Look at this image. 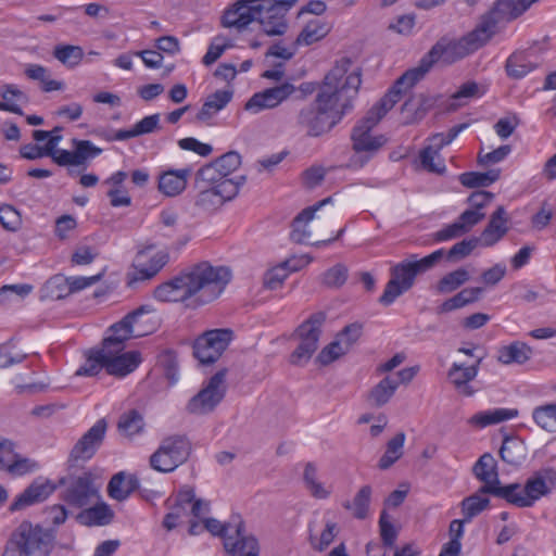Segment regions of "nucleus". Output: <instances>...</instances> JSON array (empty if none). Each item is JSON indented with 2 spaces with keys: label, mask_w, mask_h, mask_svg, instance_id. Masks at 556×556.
Wrapping results in <instances>:
<instances>
[{
  "label": "nucleus",
  "mask_w": 556,
  "mask_h": 556,
  "mask_svg": "<svg viewBox=\"0 0 556 556\" xmlns=\"http://www.w3.org/2000/svg\"><path fill=\"white\" fill-rule=\"evenodd\" d=\"M351 60L343 58L325 76L313 102L302 106L295 126L307 137H321L332 130L352 109L362 84L359 72L348 75Z\"/></svg>",
  "instance_id": "1"
},
{
  "label": "nucleus",
  "mask_w": 556,
  "mask_h": 556,
  "mask_svg": "<svg viewBox=\"0 0 556 556\" xmlns=\"http://www.w3.org/2000/svg\"><path fill=\"white\" fill-rule=\"evenodd\" d=\"M526 11L522 0H497L468 34L459 39L441 37L422 56L425 64L432 67L440 60L446 64L463 60L485 46L500 31L501 24L518 18Z\"/></svg>",
  "instance_id": "2"
},
{
  "label": "nucleus",
  "mask_w": 556,
  "mask_h": 556,
  "mask_svg": "<svg viewBox=\"0 0 556 556\" xmlns=\"http://www.w3.org/2000/svg\"><path fill=\"white\" fill-rule=\"evenodd\" d=\"M231 277L229 268L201 262L157 286L154 298L162 302H185L188 307L206 305L220 296Z\"/></svg>",
  "instance_id": "3"
},
{
  "label": "nucleus",
  "mask_w": 556,
  "mask_h": 556,
  "mask_svg": "<svg viewBox=\"0 0 556 556\" xmlns=\"http://www.w3.org/2000/svg\"><path fill=\"white\" fill-rule=\"evenodd\" d=\"M427 61L421 58L418 66L406 71L399 77L391 89L367 112L352 130V149L356 153H376L387 139L384 136H371V129L401 100L402 94L412 89L430 71Z\"/></svg>",
  "instance_id": "4"
},
{
  "label": "nucleus",
  "mask_w": 556,
  "mask_h": 556,
  "mask_svg": "<svg viewBox=\"0 0 556 556\" xmlns=\"http://www.w3.org/2000/svg\"><path fill=\"white\" fill-rule=\"evenodd\" d=\"M444 250L440 249L431 254L418 258L410 254L407 258L393 265L390 269L391 279L388 281L379 302L388 306L399 296L413 288L418 275L431 270L443 257Z\"/></svg>",
  "instance_id": "5"
},
{
  "label": "nucleus",
  "mask_w": 556,
  "mask_h": 556,
  "mask_svg": "<svg viewBox=\"0 0 556 556\" xmlns=\"http://www.w3.org/2000/svg\"><path fill=\"white\" fill-rule=\"evenodd\" d=\"M53 548L50 530L24 520L10 534L1 556H50Z\"/></svg>",
  "instance_id": "6"
},
{
  "label": "nucleus",
  "mask_w": 556,
  "mask_h": 556,
  "mask_svg": "<svg viewBox=\"0 0 556 556\" xmlns=\"http://www.w3.org/2000/svg\"><path fill=\"white\" fill-rule=\"evenodd\" d=\"M556 486V470L553 468H545L534 472L523 486L518 483L508 484L510 494L503 496L508 503L518 507H531L533 504L543 496H546Z\"/></svg>",
  "instance_id": "7"
},
{
  "label": "nucleus",
  "mask_w": 556,
  "mask_h": 556,
  "mask_svg": "<svg viewBox=\"0 0 556 556\" xmlns=\"http://www.w3.org/2000/svg\"><path fill=\"white\" fill-rule=\"evenodd\" d=\"M190 453L191 443L186 435H169L161 441L157 450L150 456V465L156 471L172 472L188 460Z\"/></svg>",
  "instance_id": "8"
},
{
  "label": "nucleus",
  "mask_w": 556,
  "mask_h": 556,
  "mask_svg": "<svg viewBox=\"0 0 556 556\" xmlns=\"http://www.w3.org/2000/svg\"><path fill=\"white\" fill-rule=\"evenodd\" d=\"M226 369L215 372L186 405V412L194 416H205L215 410L227 392Z\"/></svg>",
  "instance_id": "9"
},
{
  "label": "nucleus",
  "mask_w": 556,
  "mask_h": 556,
  "mask_svg": "<svg viewBox=\"0 0 556 556\" xmlns=\"http://www.w3.org/2000/svg\"><path fill=\"white\" fill-rule=\"evenodd\" d=\"M326 321V313L312 314L295 330L294 337L300 343L290 355V363L295 366L305 365L318 349L321 327Z\"/></svg>",
  "instance_id": "10"
},
{
  "label": "nucleus",
  "mask_w": 556,
  "mask_h": 556,
  "mask_svg": "<svg viewBox=\"0 0 556 556\" xmlns=\"http://www.w3.org/2000/svg\"><path fill=\"white\" fill-rule=\"evenodd\" d=\"M149 311L146 306H141L136 311L127 314L122 320L112 325L109 329L111 334L105 337L102 341V348L113 349L114 352L125 350V342L131 338H139L147 333L149 330L143 329L141 326L144 323L143 317Z\"/></svg>",
  "instance_id": "11"
},
{
  "label": "nucleus",
  "mask_w": 556,
  "mask_h": 556,
  "mask_svg": "<svg viewBox=\"0 0 556 556\" xmlns=\"http://www.w3.org/2000/svg\"><path fill=\"white\" fill-rule=\"evenodd\" d=\"M65 485L62 500L70 506L81 508L100 498L99 485L96 484L91 472L78 477H68L60 481Z\"/></svg>",
  "instance_id": "12"
},
{
  "label": "nucleus",
  "mask_w": 556,
  "mask_h": 556,
  "mask_svg": "<svg viewBox=\"0 0 556 556\" xmlns=\"http://www.w3.org/2000/svg\"><path fill=\"white\" fill-rule=\"evenodd\" d=\"M244 181L245 176H240V181H222L216 187H207L202 184L195 186L199 192L194 205L203 212L212 213L223 206L225 202L232 200Z\"/></svg>",
  "instance_id": "13"
},
{
  "label": "nucleus",
  "mask_w": 556,
  "mask_h": 556,
  "mask_svg": "<svg viewBox=\"0 0 556 556\" xmlns=\"http://www.w3.org/2000/svg\"><path fill=\"white\" fill-rule=\"evenodd\" d=\"M232 340L230 329H213L198 337L193 344V355L201 364L215 363Z\"/></svg>",
  "instance_id": "14"
},
{
  "label": "nucleus",
  "mask_w": 556,
  "mask_h": 556,
  "mask_svg": "<svg viewBox=\"0 0 556 556\" xmlns=\"http://www.w3.org/2000/svg\"><path fill=\"white\" fill-rule=\"evenodd\" d=\"M108 424L105 419H99L79 440L74 444L68 456V464L75 466L78 462L91 459L102 445Z\"/></svg>",
  "instance_id": "15"
},
{
  "label": "nucleus",
  "mask_w": 556,
  "mask_h": 556,
  "mask_svg": "<svg viewBox=\"0 0 556 556\" xmlns=\"http://www.w3.org/2000/svg\"><path fill=\"white\" fill-rule=\"evenodd\" d=\"M262 0H237L228 8L220 20L222 26L241 34L249 29L253 23V14L260 12V8L264 4Z\"/></svg>",
  "instance_id": "16"
},
{
  "label": "nucleus",
  "mask_w": 556,
  "mask_h": 556,
  "mask_svg": "<svg viewBox=\"0 0 556 556\" xmlns=\"http://www.w3.org/2000/svg\"><path fill=\"white\" fill-rule=\"evenodd\" d=\"M472 472L478 480L483 482V485L480 488V493H489L501 498L510 494L511 488L500 485L496 460L490 453L483 454L477 460L473 465Z\"/></svg>",
  "instance_id": "17"
},
{
  "label": "nucleus",
  "mask_w": 556,
  "mask_h": 556,
  "mask_svg": "<svg viewBox=\"0 0 556 556\" xmlns=\"http://www.w3.org/2000/svg\"><path fill=\"white\" fill-rule=\"evenodd\" d=\"M104 369L109 375L124 377L134 371L140 364V353L136 351L124 352L117 349L103 348Z\"/></svg>",
  "instance_id": "18"
},
{
  "label": "nucleus",
  "mask_w": 556,
  "mask_h": 556,
  "mask_svg": "<svg viewBox=\"0 0 556 556\" xmlns=\"http://www.w3.org/2000/svg\"><path fill=\"white\" fill-rule=\"evenodd\" d=\"M293 91V85L288 83L266 89L253 94L245 103L244 109L253 113H258L265 109H273L286 100Z\"/></svg>",
  "instance_id": "19"
},
{
  "label": "nucleus",
  "mask_w": 556,
  "mask_h": 556,
  "mask_svg": "<svg viewBox=\"0 0 556 556\" xmlns=\"http://www.w3.org/2000/svg\"><path fill=\"white\" fill-rule=\"evenodd\" d=\"M236 536H225L224 547L232 556H250L254 552L255 556L260 554L257 540L252 535L244 534V523L240 516L235 518Z\"/></svg>",
  "instance_id": "20"
},
{
  "label": "nucleus",
  "mask_w": 556,
  "mask_h": 556,
  "mask_svg": "<svg viewBox=\"0 0 556 556\" xmlns=\"http://www.w3.org/2000/svg\"><path fill=\"white\" fill-rule=\"evenodd\" d=\"M253 15V22H258L267 36H282L288 30L286 14L274 2L267 7H261L260 12Z\"/></svg>",
  "instance_id": "21"
},
{
  "label": "nucleus",
  "mask_w": 556,
  "mask_h": 556,
  "mask_svg": "<svg viewBox=\"0 0 556 556\" xmlns=\"http://www.w3.org/2000/svg\"><path fill=\"white\" fill-rule=\"evenodd\" d=\"M54 489V485L50 481L36 479L16 496L10 506V510L18 511L41 503L53 493Z\"/></svg>",
  "instance_id": "22"
},
{
  "label": "nucleus",
  "mask_w": 556,
  "mask_h": 556,
  "mask_svg": "<svg viewBox=\"0 0 556 556\" xmlns=\"http://www.w3.org/2000/svg\"><path fill=\"white\" fill-rule=\"evenodd\" d=\"M147 251H140L136 256V273L132 281L149 280L153 278L168 262V254L165 252H156L149 258L147 263Z\"/></svg>",
  "instance_id": "23"
},
{
  "label": "nucleus",
  "mask_w": 556,
  "mask_h": 556,
  "mask_svg": "<svg viewBox=\"0 0 556 556\" xmlns=\"http://www.w3.org/2000/svg\"><path fill=\"white\" fill-rule=\"evenodd\" d=\"M294 260H287L279 265L268 269L263 277V286L269 290H276L280 288L283 281L292 271L299 270L302 266L311 263L312 258L309 256L301 257L298 263L293 264Z\"/></svg>",
  "instance_id": "24"
},
{
  "label": "nucleus",
  "mask_w": 556,
  "mask_h": 556,
  "mask_svg": "<svg viewBox=\"0 0 556 556\" xmlns=\"http://www.w3.org/2000/svg\"><path fill=\"white\" fill-rule=\"evenodd\" d=\"M508 218L504 206H498L491 215L490 220L478 238L483 247H492L508 232Z\"/></svg>",
  "instance_id": "25"
},
{
  "label": "nucleus",
  "mask_w": 556,
  "mask_h": 556,
  "mask_svg": "<svg viewBox=\"0 0 556 556\" xmlns=\"http://www.w3.org/2000/svg\"><path fill=\"white\" fill-rule=\"evenodd\" d=\"M482 357H479L476 365L467 367L454 363L450 368L448 379L460 394L470 396L475 393V390L468 383L477 377Z\"/></svg>",
  "instance_id": "26"
},
{
  "label": "nucleus",
  "mask_w": 556,
  "mask_h": 556,
  "mask_svg": "<svg viewBox=\"0 0 556 556\" xmlns=\"http://www.w3.org/2000/svg\"><path fill=\"white\" fill-rule=\"evenodd\" d=\"M532 55L533 48L510 54L505 64L507 75L513 79H520L535 70L538 64L531 60Z\"/></svg>",
  "instance_id": "27"
},
{
  "label": "nucleus",
  "mask_w": 556,
  "mask_h": 556,
  "mask_svg": "<svg viewBox=\"0 0 556 556\" xmlns=\"http://www.w3.org/2000/svg\"><path fill=\"white\" fill-rule=\"evenodd\" d=\"M102 278V274H98L90 277H67L62 278L55 276L49 280V286L52 288L55 287L60 289V292L56 294L58 299H62L63 296L78 292L80 290L86 289L98 282Z\"/></svg>",
  "instance_id": "28"
},
{
  "label": "nucleus",
  "mask_w": 556,
  "mask_h": 556,
  "mask_svg": "<svg viewBox=\"0 0 556 556\" xmlns=\"http://www.w3.org/2000/svg\"><path fill=\"white\" fill-rule=\"evenodd\" d=\"M190 173L189 168L172 169L163 173L159 179V190L168 197L179 194L185 190Z\"/></svg>",
  "instance_id": "29"
},
{
  "label": "nucleus",
  "mask_w": 556,
  "mask_h": 556,
  "mask_svg": "<svg viewBox=\"0 0 556 556\" xmlns=\"http://www.w3.org/2000/svg\"><path fill=\"white\" fill-rule=\"evenodd\" d=\"M434 103L435 100L433 98L424 93L410 97L402 105L405 123L412 124L421 119Z\"/></svg>",
  "instance_id": "30"
},
{
  "label": "nucleus",
  "mask_w": 556,
  "mask_h": 556,
  "mask_svg": "<svg viewBox=\"0 0 556 556\" xmlns=\"http://www.w3.org/2000/svg\"><path fill=\"white\" fill-rule=\"evenodd\" d=\"M532 349L525 342L515 341L508 345L501 346L497 351V361L503 365H522L530 359Z\"/></svg>",
  "instance_id": "31"
},
{
  "label": "nucleus",
  "mask_w": 556,
  "mask_h": 556,
  "mask_svg": "<svg viewBox=\"0 0 556 556\" xmlns=\"http://www.w3.org/2000/svg\"><path fill=\"white\" fill-rule=\"evenodd\" d=\"M114 511L105 503L96 504L92 507L81 510L76 519L77 521L87 527L92 526H106L112 522Z\"/></svg>",
  "instance_id": "32"
},
{
  "label": "nucleus",
  "mask_w": 556,
  "mask_h": 556,
  "mask_svg": "<svg viewBox=\"0 0 556 556\" xmlns=\"http://www.w3.org/2000/svg\"><path fill=\"white\" fill-rule=\"evenodd\" d=\"M482 292H483V289L480 287L463 289L457 294L445 300L440 306H438L437 313L444 314V313H448V312L465 307L466 305L478 301L480 299Z\"/></svg>",
  "instance_id": "33"
},
{
  "label": "nucleus",
  "mask_w": 556,
  "mask_h": 556,
  "mask_svg": "<svg viewBox=\"0 0 556 556\" xmlns=\"http://www.w3.org/2000/svg\"><path fill=\"white\" fill-rule=\"evenodd\" d=\"M397 388L399 381L387 376L368 392L367 401L371 406L381 407L391 400Z\"/></svg>",
  "instance_id": "34"
},
{
  "label": "nucleus",
  "mask_w": 556,
  "mask_h": 556,
  "mask_svg": "<svg viewBox=\"0 0 556 556\" xmlns=\"http://www.w3.org/2000/svg\"><path fill=\"white\" fill-rule=\"evenodd\" d=\"M232 92L229 90H217L207 97L201 110L197 114V119L206 122L217 112L223 110L231 100Z\"/></svg>",
  "instance_id": "35"
},
{
  "label": "nucleus",
  "mask_w": 556,
  "mask_h": 556,
  "mask_svg": "<svg viewBox=\"0 0 556 556\" xmlns=\"http://www.w3.org/2000/svg\"><path fill=\"white\" fill-rule=\"evenodd\" d=\"M372 488L368 484L363 485L355 494L353 501H345L342 506L346 510H351L354 518L363 520L369 515Z\"/></svg>",
  "instance_id": "36"
},
{
  "label": "nucleus",
  "mask_w": 556,
  "mask_h": 556,
  "mask_svg": "<svg viewBox=\"0 0 556 556\" xmlns=\"http://www.w3.org/2000/svg\"><path fill=\"white\" fill-rule=\"evenodd\" d=\"M9 459L7 465V472L12 476H24L38 469V463L31 458L22 456L15 452V444L11 443V448L7 450Z\"/></svg>",
  "instance_id": "37"
},
{
  "label": "nucleus",
  "mask_w": 556,
  "mask_h": 556,
  "mask_svg": "<svg viewBox=\"0 0 556 556\" xmlns=\"http://www.w3.org/2000/svg\"><path fill=\"white\" fill-rule=\"evenodd\" d=\"M517 415V409L497 408L494 410L477 413L470 418L469 421L475 426L483 428L490 425H495L505 420L513 419Z\"/></svg>",
  "instance_id": "38"
},
{
  "label": "nucleus",
  "mask_w": 556,
  "mask_h": 556,
  "mask_svg": "<svg viewBox=\"0 0 556 556\" xmlns=\"http://www.w3.org/2000/svg\"><path fill=\"white\" fill-rule=\"evenodd\" d=\"M501 176L500 168H492L485 173L467 172L459 176V181L467 188L489 187L497 181Z\"/></svg>",
  "instance_id": "39"
},
{
  "label": "nucleus",
  "mask_w": 556,
  "mask_h": 556,
  "mask_svg": "<svg viewBox=\"0 0 556 556\" xmlns=\"http://www.w3.org/2000/svg\"><path fill=\"white\" fill-rule=\"evenodd\" d=\"M405 438L406 437L404 432H399L388 441L386 452L378 463V467L381 470L389 469L396 460L402 457Z\"/></svg>",
  "instance_id": "40"
},
{
  "label": "nucleus",
  "mask_w": 556,
  "mask_h": 556,
  "mask_svg": "<svg viewBox=\"0 0 556 556\" xmlns=\"http://www.w3.org/2000/svg\"><path fill=\"white\" fill-rule=\"evenodd\" d=\"M482 494L483 493H480L479 489L478 492L465 497L460 502V509L465 521L470 522L475 517L489 507L490 500L481 496Z\"/></svg>",
  "instance_id": "41"
},
{
  "label": "nucleus",
  "mask_w": 556,
  "mask_h": 556,
  "mask_svg": "<svg viewBox=\"0 0 556 556\" xmlns=\"http://www.w3.org/2000/svg\"><path fill=\"white\" fill-rule=\"evenodd\" d=\"M26 77L31 80H38L42 85L45 92H51L63 89V83L49 78V71L39 64H28L24 71Z\"/></svg>",
  "instance_id": "42"
},
{
  "label": "nucleus",
  "mask_w": 556,
  "mask_h": 556,
  "mask_svg": "<svg viewBox=\"0 0 556 556\" xmlns=\"http://www.w3.org/2000/svg\"><path fill=\"white\" fill-rule=\"evenodd\" d=\"M470 279V275L465 268H457L444 275L437 283V291L441 294L451 293Z\"/></svg>",
  "instance_id": "43"
},
{
  "label": "nucleus",
  "mask_w": 556,
  "mask_h": 556,
  "mask_svg": "<svg viewBox=\"0 0 556 556\" xmlns=\"http://www.w3.org/2000/svg\"><path fill=\"white\" fill-rule=\"evenodd\" d=\"M500 456L503 462L511 466H519L526 459L525 447L517 440L505 439L500 450Z\"/></svg>",
  "instance_id": "44"
},
{
  "label": "nucleus",
  "mask_w": 556,
  "mask_h": 556,
  "mask_svg": "<svg viewBox=\"0 0 556 556\" xmlns=\"http://www.w3.org/2000/svg\"><path fill=\"white\" fill-rule=\"evenodd\" d=\"M134 489L135 481L132 479L126 481L124 472L114 475L108 484L109 495L118 502L126 500Z\"/></svg>",
  "instance_id": "45"
},
{
  "label": "nucleus",
  "mask_w": 556,
  "mask_h": 556,
  "mask_svg": "<svg viewBox=\"0 0 556 556\" xmlns=\"http://www.w3.org/2000/svg\"><path fill=\"white\" fill-rule=\"evenodd\" d=\"M117 427L123 435L130 438L143 430V417L138 410L131 409L119 417Z\"/></svg>",
  "instance_id": "46"
},
{
  "label": "nucleus",
  "mask_w": 556,
  "mask_h": 556,
  "mask_svg": "<svg viewBox=\"0 0 556 556\" xmlns=\"http://www.w3.org/2000/svg\"><path fill=\"white\" fill-rule=\"evenodd\" d=\"M217 167L218 166H216V162L214 161L200 168L197 173L195 186L202 184L207 187H216L222 181H235V179L225 178ZM236 181H240V177H238Z\"/></svg>",
  "instance_id": "47"
},
{
  "label": "nucleus",
  "mask_w": 556,
  "mask_h": 556,
  "mask_svg": "<svg viewBox=\"0 0 556 556\" xmlns=\"http://www.w3.org/2000/svg\"><path fill=\"white\" fill-rule=\"evenodd\" d=\"M329 29V26L321 21H311L298 36L296 42L304 43L306 46L312 45L326 37Z\"/></svg>",
  "instance_id": "48"
},
{
  "label": "nucleus",
  "mask_w": 556,
  "mask_h": 556,
  "mask_svg": "<svg viewBox=\"0 0 556 556\" xmlns=\"http://www.w3.org/2000/svg\"><path fill=\"white\" fill-rule=\"evenodd\" d=\"M314 218L313 208H304L294 219L292 224L291 239L295 243H306L311 237V232L306 229L308 222Z\"/></svg>",
  "instance_id": "49"
},
{
  "label": "nucleus",
  "mask_w": 556,
  "mask_h": 556,
  "mask_svg": "<svg viewBox=\"0 0 556 556\" xmlns=\"http://www.w3.org/2000/svg\"><path fill=\"white\" fill-rule=\"evenodd\" d=\"M532 417L539 427L554 432L556 430V402L535 407Z\"/></svg>",
  "instance_id": "50"
},
{
  "label": "nucleus",
  "mask_w": 556,
  "mask_h": 556,
  "mask_svg": "<svg viewBox=\"0 0 556 556\" xmlns=\"http://www.w3.org/2000/svg\"><path fill=\"white\" fill-rule=\"evenodd\" d=\"M73 152L76 166L86 165L88 161L97 157L102 153V149L96 147L89 140H73Z\"/></svg>",
  "instance_id": "51"
},
{
  "label": "nucleus",
  "mask_w": 556,
  "mask_h": 556,
  "mask_svg": "<svg viewBox=\"0 0 556 556\" xmlns=\"http://www.w3.org/2000/svg\"><path fill=\"white\" fill-rule=\"evenodd\" d=\"M483 94L480 86L476 81H467L463 84L458 90L451 97L453 102L450 104V110H457L459 106L467 103L468 100L478 98Z\"/></svg>",
  "instance_id": "52"
},
{
  "label": "nucleus",
  "mask_w": 556,
  "mask_h": 556,
  "mask_svg": "<svg viewBox=\"0 0 556 556\" xmlns=\"http://www.w3.org/2000/svg\"><path fill=\"white\" fill-rule=\"evenodd\" d=\"M53 56L62 64L74 67L81 62L84 51L79 46L62 45L54 48Z\"/></svg>",
  "instance_id": "53"
},
{
  "label": "nucleus",
  "mask_w": 556,
  "mask_h": 556,
  "mask_svg": "<svg viewBox=\"0 0 556 556\" xmlns=\"http://www.w3.org/2000/svg\"><path fill=\"white\" fill-rule=\"evenodd\" d=\"M103 348L91 350L87 356V359L83 366L76 371L77 376L92 377L98 375L101 369L104 368V357H102Z\"/></svg>",
  "instance_id": "54"
},
{
  "label": "nucleus",
  "mask_w": 556,
  "mask_h": 556,
  "mask_svg": "<svg viewBox=\"0 0 556 556\" xmlns=\"http://www.w3.org/2000/svg\"><path fill=\"white\" fill-rule=\"evenodd\" d=\"M22 215L11 204L0 205V225L8 231L16 232L22 227Z\"/></svg>",
  "instance_id": "55"
},
{
  "label": "nucleus",
  "mask_w": 556,
  "mask_h": 556,
  "mask_svg": "<svg viewBox=\"0 0 556 556\" xmlns=\"http://www.w3.org/2000/svg\"><path fill=\"white\" fill-rule=\"evenodd\" d=\"M338 532V525L333 521H327L319 536H309L312 547L318 552L325 551L333 542Z\"/></svg>",
  "instance_id": "56"
},
{
  "label": "nucleus",
  "mask_w": 556,
  "mask_h": 556,
  "mask_svg": "<svg viewBox=\"0 0 556 556\" xmlns=\"http://www.w3.org/2000/svg\"><path fill=\"white\" fill-rule=\"evenodd\" d=\"M478 238H470L455 243L446 253V257L451 262H458L468 255L478 247Z\"/></svg>",
  "instance_id": "57"
},
{
  "label": "nucleus",
  "mask_w": 556,
  "mask_h": 556,
  "mask_svg": "<svg viewBox=\"0 0 556 556\" xmlns=\"http://www.w3.org/2000/svg\"><path fill=\"white\" fill-rule=\"evenodd\" d=\"M379 529L382 544L387 547H394L397 539V531L389 520V515L382 510L379 518Z\"/></svg>",
  "instance_id": "58"
},
{
  "label": "nucleus",
  "mask_w": 556,
  "mask_h": 556,
  "mask_svg": "<svg viewBox=\"0 0 556 556\" xmlns=\"http://www.w3.org/2000/svg\"><path fill=\"white\" fill-rule=\"evenodd\" d=\"M346 279L348 268L342 264L334 265L323 275V283L329 288H339L345 283Z\"/></svg>",
  "instance_id": "59"
},
{
  "label": "nucleus",
  "mask_w": 556,
  "mask_h": 556,
  "mask_svg": "<svg viewBox=\"0 0 556 556\" xmlns=\"http://www.w3.org/2000/svg\"><path fill=\"white\" fill-rule=\"evenodd\" d=\"M349 350L346 346L341 344V341L338 339L327 346H325L318 354L317 361L321 365H328L332 363L333 361L338 359L340 356L346 354Z\"/></svg>",
  "instance_id": "60"
},
{
  "label": "nucleus",
  "mask_w": 556,
  "mask_h": 556,
  "mask_svg": "<svg viewBox=\"0 0 556 556\" xmlns=\"http://www.w3.org/2000/svg\"><path fill=\"white\" fill-rule=\"evenodd\" d=\"M215 162L219 173H222L225 178H228V176L240 166L241 156L238 152L231 151L225 153L215 160Z\"/></svg>",
  "instance_id": "61"
},
{
  "label": "nucleus",
  "mask_w": 556,
  "mask_h": 556,
  "mask_svg": "<svg viewBox=\"0 0 556 556\" xmlns=\"http://www.w3.org/2000/svg\"><path fill=\"white\" fill-rule=\"evenodd\" d=\"M231 46L232 45L228 40H226L222 37L214 38V40L210 45L205 55L203 56V60H202L203 64H205V65L213 64L222 56L224 51Z\"/></svg>",
  "instance_id": "62"
},
{
  "label": "nucleus",
  "mask_w": 556,
  "mask_h": 556,
  "mask_svg": "<svg viewBox=\"0 0 556 556\" xmlns=\"http://www.w3.org/2000/svg\"><path fill=\"white\" fill-rule=\"evenodd\" d=\"M363 333V325L359 323H353L345 326L341 332L338 334V340L341 341V344L346 346L350 351L352 345L357 342Z\"/></svg>",
  "instance_id": "63"
},
{
  "label": "nucleus",
  "mask_w": 556,
  "mask_h": 556,
  "mask_svg": "<svg viewBox=\"0 0 556 556\" xmlns=\"http://www.w3.org/2000/svg\"><path fill=\"white\" fill-rule=\"evenodd\" d=\"M438 151L432 147H427L420 152V163L425 169L431 173L441 174L445 170V166L442 162L435 163L434 159Z\"/></svg>",
  "instance_id": "64"
}]
</instances>
